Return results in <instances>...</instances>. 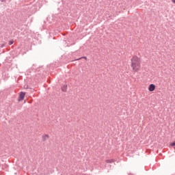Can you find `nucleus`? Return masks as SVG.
<instances>
[{"instance_id": "3", "label": "nucleus", "mask_w": 175, "mask_h": 175, "mask_svg": "<svg viewBox=\"0 0 175 175\" xmlns=\"http://www.w3.org/2000/svg\"><path fill=\"white\" fill-rule=\"evenodd\" d=\"M148 91H150V92H152L153 91H155V85L153 83H151L150 85H149Z\"/></svg>"}, {"instance_id": "8", "label": "nucleus", "mask_w": 175, "mask_h": 175, "mask_svg": "<svg viewBox=\"0 0 175 175\" xmlns=\"http://www.w3.org/2000/svg\"><path fill=\"white\" fill-rule=\"evenodd\" d=\"M172 3H175V0H172Z\"/></svg>"}, {"instance_id": "2", "label": "nucleus", "mask_w": 175, "mask_h": 175, "mask_svg": "<svg viewBox=\"0 0 175 175\" xmlns=\"http://www.w3.org/2000/svg\"><path fill=\"white\" fill-rule=\"evenodd\" d=\"M24 98H25V92H21L20 93L18 101H19V102H21V100H24Z\"/></svg>"}, {"instance_id": "6", "label": "nucleus", "mask_w": 175, "mask_h": 175, "mask_svg": "<svg viewBox=\"0 0 175 175\" xmlns=\"http://www.w3.org/2000/svg\"><path fill=\"white\" fill-rule=\"evenodd\" d=\"M170 146H171L172 147H174V146H175V142L171 143V144H170Z\"/></svg>"}, {"instance_id": "4", "label": "nucleus", "mask_w": 175, "mask_h": 175, "mask_svg": "<svg viewBox=\"0 0 175 175\" xmlns=\"http://www.w3.org/2000/svg\"><path fill=\"white\" fill-rule=\"evenodd\" d=\"M49 137H50V136H49V135H44L42 136V139L44 141L47 140V139H49Z\"/></svg>"}, {"instance_id": "5", "label": "nucleus", "mask_w": 175, "mask_h": 175, "mask_svg": "<svg viewBox=\"0 0 175 175\" xmlns=\"http://www.w3.org/2000/svg\"><path fill=\"white\" fill-rule=\"evenodd\" d=\"M106 163H114V159H107L106 160Z\"/></svg>"}, {"instance_id": "7", "label": "nucleus", "mask_w": 175, "mask_h": 175, "mask_svg": "<svg viewBox=\"0 0 175 175\" xmlns=\"http://www.w3.org/2000/svg\"><path fill=\"white\" fill-rule=\"evenodd\" d=\"M10 44H13V41H10Z\"/></svg>"}, {"instance_id": "1", "label": "nucleus", "mask_w": 175, "mask_h": 175, "mask_svg": "<svg viewBox=\"0 0 175 175\" xmlns=\"http://www.w3.org/2000/svg\"><path fill=\"white\" fill-rule=\"evenodd\" d=\"M131 68L133 73L140 72L142 69V59L137 55H133L131 58Z\"/></svg>"}]
</instances>
